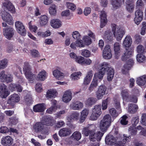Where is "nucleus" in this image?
<instances>
[{
  "instance_id": "774afa93",
  "label": "nucleus",
  "mask_w": 146,
  "mask_h": 146,
  "mask_svg": "<svg viewBox=\"0 0 146 146\" xmlns=\"http://www.w3.org/2000/svg\"><path fill=\"white\" fill-rule=\"evenodd\" d=\"M66 4L68 8L72 10H75L76 8L75 5L72 3L67 2Z\"/></svg>"
},
{
  "instance_id": "20e7f679",
  "label": "nucleus",
  "mask_w": 146,
  "mask_h": 146,
  "mask_svg": "<svg viewBox=\"0 0 146 146\" xmlns=\"http://www.w3.org/2000/svg\"><path fill=\"white\" fill-rule=\"evenodd\" d=\"M111 27L114 36L117 41H120L125 33V31L122 29L120 27L114 24H112Z\"/></svg>"
},
{
  "instance_id": "09e8293b",
  "label": "nucleus",
  "mask_w": 146,
  "mask_h": 146,
  "mask_svg": "<svg viewBox=\"0 0 146 146\" xmlns=\"http://www.w3.org/2000/svg\"><path fill=\"white\" fill-rule=\"evenodd\" d=\"M128 131L131 135L133 136L136 135L137 132V129L135 127L131 126L129 128Z\"/></svg>"
},
{
  "instance_id": "39448f33",
  "label": "nucleus",
  "mask_w": 146,
  "mask_h": 146,
  "mask_svg": "<svg viewBox=\"0 0 146 146\" xmlns=\"http://www.w3.org/2000/svg\"><path fill=\"white\" fill-rule=\"evenodd\" d=\"M111 117L109 114L105 115L100 122V128L103 132H105L110 126L111 123Z\"/></svg>"
},
{
  "instance_id": "6ab92c4d",
  "label": "nucleus",
  "mask_w": 146,
  "mask_h": 146,
  "mask_svg": "<svg viewBox=\"0 0 146 146\" xmlns=\"http://www.w3.org/2000/svg\"><path fill=\"white\" fill-rule=\"evenodd\" d=\"M13 142V139L9 136H3L1 139V144L4 146H9L12 144Z\"/></svg>"
},
{
  "instance_id": "37998d69",
  "label": "nucleus",
  "mask_w": 146,
  "mask_h": 146,
  "mask_svg": "<svg viewBox=\"0 0 146 146\" xmlns=\"http://www.w3.org/2000/svg\"><path fill=\"white\" fill-rule=\"evenodd\" d=\"M82 74V73L80 72H74L71 74L70 77L72 79L74 80H77L80 78Z\"/></svg>"
},
{
  "instance_id": "c85d7f7f",
  "label": "nucleus",
  "mask_w": 146,
  "mask_h": 146,
  "mask_svg": "<svg viewBox=\"0 0 146 146\" xmlns=\"http://www.w3.org/2000/svg\"><path fill=\"white\" fill-rule=\"evenodd\" d=\"M92 72V71L91 70L88 73L84 79L83 84L84 85H86L90 83L93 75Z\"/></svg>"
},
{
  "instance_id": "5fc2aeb1",
  "label": "nucleus",
  "mask_w": 146,
  "mask_h": 146,
  "mask_svg": "<svg viewBox=\"0 0 146 146\" xmlns=\"http://www.w3.org/2000/svg\"><path fill=\"white\" fill-rule=\"evenodd\" d=\"M127 117L126 115H123L121 118L120 123L123 125H126L128 124V121L127 120Z\"/></svg>"
},
{
  "instance_id": "ddd939ff",
  "label": "nucleus",
  "mask_w": 146,
  "mask_h": 146,
  "mask_svg": "<svg viewBox=\"0 0 146 146\" xmlns=\"http://www.w3.org/2000/svg\"><path fill=\"white\" fill-rule=\"evenodd\" d=\"M44 128L41 121L37 122L33 125L32 129L33 131L36 133H38L41 132Z\"/></svg>"
},
{
  "instance_id": "72a5a7b5",
  "label": "nucleus",
  "mask_w": 146,
  "mask_h": 146,
  "mask_svg": "<svg viewBox=\"0 0 146 146\" xmlns=\"http://www.w3.org/2000/svg\"><path fill=\"white\" fill-rule=\"evenodd\" d=\"M128 111L131 113H133L136 112L138 108V106L134 104H130L129 105Z\"/></svg>"
},
{
  "instance_id": "338daca9",
  "label": "nucleus",
  "mask_w": 146,
  "mask_h": 146,
  "mask_svg": "<svg viewBox=\"0 0 146 146\" xmlns=\"http://www.w3.org/2000/svg\"><path fill=\"white\" fill-rule=\"evenodd\" d=\"M108 102V98L102 101V109L103 110H105L107 108Z\"/></svg>"
},
{
  "instance_id": "6e6d98bb",
  "label": "nucleus",
  "mask_w": 146,
  "mask_h": 146,
  "mask_svg": "<svg viewBox=\"0 0 146 146\" xmlns=\"http://www.w3.org/2000/svg\"><path fill=\"white\" fill-rule=\"evenodd\" d=\"M139 122V117L138 116L133 117L131 120V123L133 127H135Z\"/></svg>"
},
{
  "instance_id": "7ed1b4c3",
  "label": "nucleus",
  "mask_w": 146,
  "mask_h": 146,
  "mask_svg": "<svg viewBox=\"0 0 146 146\" xmlns=\"http://www.w3.org/2000/svg\"><path fill=\"white\" fill-rule=\"evenodd\" d=\"M82 134L86 136L89 135V138L91 141L94 142L97 141L98 142L101 140L104 133L100 131L95 133L94 130H90L88 127H85L82 131Z\"/></svg>"
},
{
  "instance_id": "69168bd1",
  "label": "nucleus",
  "mask_w": 146,
  "mask_h": 146,
  "mask_svg": "<svg viewBox=\"0 0 146 146\" xmlns=\"http://www.w3.org/2000/svg\"><path fill=\"white\" fill-rule=\"evenodd\" d=\"M9 132V129L6 127L1 126L0 128V133H5Z\"/></svg>"
},
{
  "instance_id": "f8f14e48",
  "label": "nucleus",
  "mask_w": 146,
  "mask_h": 146,
  "mask_svg": "<svg viewBox=\"0 0 146 146\" xmlns=\"http://www.w3.org/2000/svg\"><path fill=\"white\" fill-rule=\"evenodd\" d=\"M15 26L18 33L22 35L25 36L26 34V31L24 26L21 22L19 21L16 22Z\"/></svg>"
},
{
  "instance_id": "393cba45",
  "label": "nucleus",
  "mask_w": 146,
  "mask_h": 146,
  "mask_svg": "<svg viewBox=\"0 0 146 146\" xmlns=\"http://www.w3.org/2000/svg\"><path fill=\"white\" fill-rule=\"evenodd\" d=\"M127 135H123V138L122 141H119L116 144V146H125V144L129 142L130 140V136H127Z\"/></svg>"
},
{
  "instance_id": "f03ea898",
  "label": "nucleus",
  "mask_w": 146,
  "mask_h": 146,
  "mask_svg": "<svg viewBox=\"0 0 146 146\" xmlns=\"http://www.w3.org/2000/svg\"><path fill=\"white\" fill-rule=\"evenodd\" d=\"M3 6L4 7L5 11L2 12L1 16L3 20L7 22L9 24L11 25L13 23V19L12 16L5 11H10L12 13L15 12V8L10 1L9 0H4L3 3Z\"/></svg>"
},
{
  "instance_id": "bf43d9fd",
  "label": "nucleus",
  "mask_w": 146,
  "mask_h": 146,
  "mask_svg": "<svg viewBox=\"0 0 146 146\" xmlns=\"http://www.w3.org/2000/svg\"><path fill=\"white\" fill-rule=\"evenodd\" d=\"M126 8L128 12L131 13L134 10V5L133 4L126 5Z\"/></svg>"
},
{
  "instance_id": "c756f323",
  "label": "nucleus",
  "mask_w": 146,
  "mask_h": 146,
  "mask_svg": "<svg viewBox=\"0 0 146 146\" xmlns=\"http://www.w3.org/2000/svg\"><path fill=\"white\" fill-rule=\"evenodd\" d=\"M51 26L54 28H58L61 25L60 21L58 19H52L50 21Z\"/></svg>"
},
{
  "instance_id": "4d7b16f0",
  "label": "nucleus",
  "mask_w": 146,
  "mask_h": 146,
  "mask_svg": "<svg viewBox=\"0 0 146 146\" xmlns=\"http://www.w3.org/2000/svg\"><path fill=\"white\" fill-rule=\"evenodd\" d=\"M129 90L127 89L122 90L121 92L122 97L123 100H124L129 95Z\"/></svg>"
},
{
  "instance_id": "423d86ee",
  "label": "nucleus",
  "mask_w": 146,
  "mask_h": 146,
  "mask_svg": "<svg viewBox=\"0 0 146 146\" xmlns=\"http://www.w3.org/2000/svg\"><path fill=\"white\" fill-rule=\"evenodd\" d=\"M31 68L29 62H25L24 63L23 71L27 78L29 81H33L34 74L31 71Z\"/></svg>"
},
{
  "instance_id": "ea45409f",
  "label": "nucleus",
  "mask_w": 146,
  "mask_h": 146,
  "mask_svg": "<svg viewBox=\"0 0 146 146\" xmlns=\"http://www.w3.org/2000/svg\"><path fill=\"white\" fill-rule=\"evenodd\" d=\"M103 38L105 40L108 42H111L113 40V36L110 33L106 32Z\"/></svg>"
},
{
  "instance_id": "5701e85b",
  "label": "nucleus",
  "mask_w": 146,
  "mask_h": 146,
  "mask_svg": "<svg viewBox=\"0 0 146 146\" xmlns=\"http://www.w3.org/2000/svg\"><path fill=\"white\" fill-rule=\"evenodd\" d=\"M72 35L73 38L76 40L74 42H72L70 46H74V45H78V43L77 42L78 40H81L80 39L81 37V35L79 32L77 31H74L72 33Z\"/></svg>"
},
{
  "instance_id": "f257e3e1",
  "label": "nucleus",
  "mask_w": 146,
  "mask_h": 146,
  "mask_svg": "<svg viewBox=\"0 0 146 146\" xmlns=\"http://www.w3.org/2000/svg\"><path fill=\"white\" fill-rule=\"evenodd\" d=\"M109 64L106 62H104L100 65L99 68V71L96 73L94 75L93 80L98 82V80H101L103 78L105 73L107 72L108 80L110 81L113 79L114 74V69L109 67Z\"/></svg>"
},
{
  "instance_id": "7c9ffc66",
  "label": "nucleus",
  "mask_w": 146,
  "mask_h": 146,
  "mask_svg": "<svg viewBox=\"0 0 146 146\" xmlns=\"http://www.w3.org/2000/svg\"><path fill=\"white\" fill-rule=\"evenodd\" d=\"M49 19L47 16L45 15H41L40 17L39 23L40 25L43 27L46 25Z\"/></svg>"
},
{
  "instance_id": "e2e57ef3",
  "label": "nucleus",
  "mask_w": 146,
  "mask_h": 146,
  "mask_svg": "<svg viewBox=\"0 0 146 146\" xmlns=\"http://www.w3.org/2000/svg\"><path fill=\"white\" fill-rule=\"evenodd\" d=\"M7 63V59H3L0 61V69L4 68L6 66V65Z\"/></svg>"
},
{
  "instance_id": "2f4dec72",
  "label": "nucleus",
  "mask_w": 146,
  "mask_h": 146,
  "mask_svg": "<svg viewBox=\"0 0 146 146\" xmlns=\"http://www.w3.org/2000/svg\"><path fill=\"white\" fill-rule=\"evenodd\" d=\"M136 82L140 86L144 85L146 83V75H144L138 78Z\"/></svg>"
},
{
  "instance_id": "680f3d73",
  "label": "nucleus",
  "mask_w": 146,
  "mask_h": 146,
  "mask_svg": "<svg viewBox=\"0 0 146 146\" xmlns=\"http://www.w3.org/2000/svg\"><path fill=\"white\" fill-rule=\"evenodd\" d=\"M134 63L133 60L132 59H129L127 62L125 64V66H127L130 68L133 65Z\"/></svg>"
},
{
  "instance_id": "49530a36",
  "label": "nucleus",
  "mask_w": 146,
  "mask_h": 146,
  "mask_svg": "<svg viewBox=\"0 0 146 146\" xmlns=\"http://www.w3.org/2000/svg\"><path fill=\"white\" fill-rule=\"evenodd\" d=\"M137 61L139 62H143L146 60V57L143 54H139L137 56Z\"/></svg>"
},
{
  "instance_id": "0eeeda50",
  "label": "nucleus",
  "mask_w": 146,
  "mask_h": 146,
  "mask_svg": "<svg viewBox=\"0 0 146 146\" xmlns=\"http://www.w3.org/2000/svg\"><path fill=\"white\" fill-rule=\"evenodd\" d=\"M102 106L101 105H96L92 109V112L90 116V119L95 120L97 119L102 113Z\"/></svg>"
},
{
  "instance_id": "864d4df0",
  "label": "nucleus",
  "mask_w": 146,
  "mask_h": 146,
  "mask_svg": "<svg viewBox=\"0 0 146 146\" xmlns=\"http://www.w3.org/2000/svg\"><path fill=\"white\" fill-rule=\"evenodd\" d=\"M98 82H96L94 81L93 80V81L91 82V83L89 88V90L90 92L92 91L95 88V87L98 86Z\"/></svg>"
},
{
  "instance_id": "8fccbe9b",
  "label": "nucleus",
  "mask_w": 146,
  "mask_h": 146,
  "mask_svg": "<svg viewBox=\"0 0 146 146\" xmlns=\"http://www.w3.org/2000/svg\"><path fill=\"white\" fill-rule=\"evenodd\" d=\"M137 50L139 54H144L146 52V46H137Z\"/></svg>"
},
{
  "instance_id": "f3484780",
  "label": "nucleus",
  "mask_w": 146,
  "mask_h": 146,
  "mask_svg": "<svg viewBox=\"0 0 146 146\" xmlns=\"http://www.w3.org/2000/svg\"><path fill=\"white\" fill-rule=\"evenodd\" d=\"M0 79L6 81L7 83L10 82L12 81V77L11 75L7 74L4 70L0 73Z\"/></svg>"
},
{
  "instance_id": "79ce46f5",
  "label": "nucleus",
  "mask_w": 146,
  "mask_h": 146,
  "mask_svg": "<svg viewBox=\"0 0 146 146\" xmlns=\"http://www.w3.org/2000/svg\"><path fill=\"white\" fill-rule=\"evenodd\" d=\"M24 99L27 105H30L32 103L33 99L31 95L27 94L24 97Z\"/></svg>"
},
{
  "instance_id": "a19ab883",
  "label": "nucleus",
  "mask_w": 146,
  "mask_h": 146,
  "mask_svg": "<svg viewBox=\"0 0 146 146\" xmlns=\"http://www.w3.org/2000/svg\"><path fill=\"white\" fill-rule=\"evenodd\" d=\"M53 74L54 76L58 79L59 78H63L64 76V74L58 70H55L53 72Z\"/></svg>"
},
{
  "instance_id": "e433bc0d",
  "label": "nucleus",
  "mask_w": 146,
  "mask_h": 146,
  "mask_svg": "<svg viewBox=\"0 0 146 146\" xmlns=\"http://www.w3.org/2000/svg\"><path fill=\"white\" fill-rule=\"evenodd\" d=\"M97 100L96 98L93 97L89 98L86 102V104L88 106H91L96 102Z\"/></svg>"
},
{
  "instance_id": "b1692460",
  "label": "nucleus",
  "mask_w": 146,
  "mask_h": 146,
  "mask_svg": "<svg viewBox=\"0 0 146 146\" xmlns=\"http://www.w3.org/2000/svg\"><path fill=\"white\" fill-rule=\"evenodd\" d=\"M72 98V93L69 90L65 92L63 96L62 100L63 101L67 103L71 100Z\"/></svg>"
},
{
  "instance_id": "a878e982",
  "label": "nucleus",
  "mask_w": 146,
  "mask_h": 146,
  "mask_svg": "<svg viewBox=\"0 0 146 146\" xmlns=\"http://www.w3.org/2000/svg\"><path fill=\"white\" fill-rule=\"evenodd\" d=\"M71 130L68 128H63L59 131L58 134L60 137H66L70 135Z\"/></svg>"
},
{
  "instance_id": "cd10ccee",
  "label": "nucleus",
  "mask_w": 146,
  "mask_h": 146,
  "mask_svg": "<svg viewBox=\"0 0 146 146\" xmlns=\"http://www.w3.org/2000/svg\"><path fill=\"white\" fill-rule=\"evenodd\" d=\"M83 104L80 102L76 101L73 102L70 105L71 108L74 110H79L83 107Z\"/></svg>"
},
{
  "instance_id": "58836bf2",
  "label": "nucleus",
  "mask_w": 146,
  "mask_h": 146,
  "mask_svg": "<svg viewBox=\"0 0 146 146\" xmlns=\"http://www.w3.org/2000/svg\"><path fill=\"white\" fill-rule=\"evenodd\" d=\"M70 137L73 140L78 141L81 139V134L79 132L76 131L72 134Z\"/></svg>"
},
{
  "instance_id": "dca6fc26",
  "label": "nucleus",
  "mask_w": 146,
  "mask_h": 146,
  "mask_svg": "<svg viewBox=\"0 0 146 146\" xmlns=\"http://www.w3.org/2000/svg\"><path fill=\"white\" fill-rule=\"evenodd\" d=\"M106 90L107 88L104 86L102 85L99 86L96 94L98 100L102 98L103 96L105 94Z\"/></svg>"
},
{
  "instance_id": "1a4fd4ad",
  "label": "nucleus",
  "mask_w": 146,
  "mask_h": 146,
  "mask_svg": "<svg viewBox=\"0 0 146 146\" xmlns=\"http://www.w3.org/2000/svg\"><path fill=\"white\" fill-rule=\"evenodd\" d=\"M3 34L7 39L10 40L14 34V30L11 27L8 26L3 29Z\"/></svg>"
},
{
  "instance_id": "0e129e2a",
  "label": "nucleus",
  "mask_w": 146,
  "mask_h": 146,
  "mask_svg": "<svg viewBox=\"0 0 146 146\" xmlns=\"http://www.w3.org/2000/svg\"><path fill=\"white\" fill-rule=\"evenodd\" d=\"M110 113L113 117H116L118 115L115 109L114 108H112L110 110Z\"/></svg>"
},
{
  "instance_id": "4c0bfd02",
  "label": "nucleus",
  "mask_w": 146,
  "mask_h": 146,
  "mask_svg": "<svg viewBox=\"0 0 146 146\" xmlns=\"http://www.w3.org/2000/svg\"><path fill=\"white\" fill-rule=\"evenodd\" d=\"M10 88L12 91H17L19 92H21L23 90L22 88L19 84H11L10 85Z\"/></svg>"
},
{
  "instance_id": "473e14b6",
  "label": "nucleus",
  "mask_w": 146,
  "mask_h": 146,
  "mask_svg": "<svg viewBox=\"0 0 146 146\" xmlns=\"http://www.w3.org/2000/svg\"><path fill=\"white\" fill-rule=\"evenodd\" d=\"M47 73L44 70H43L41 71L38 73L37 77L38 80L41 81H43L45 80L47 77Z\"/></svg>"
},
{
  "instance_id": "4be33fe9",
  "label": "nucleus",
  "mask_w": 146,
  "mask_h": 146,
  "mask_svg": "<svg viewBox=\"0 0 146 146\" xmlns=\"http://www.w3.org/2000/svg\"><path fill=\"white\" fill-rule=\"evenodd\" d=\"M79 113L76 112H72L70 115L67 117V120L69 122H71L74 120H77L78 119Z\"/></svg>"
},
{
  "instance_id": "4468645a",
  "label": "nucleus",
  "mask_w": 146,
  "mask_h": 146,
  "mask_svg": "<svg viewBox=\"0 0 146 146\" xmlns=\"http://www.w3.org/2000/svg\"><path fill=\"white\" fill-rule=\"evenodd\" d=\"M20 100L19 96L16 94L11 95L7 101V103L13 107L15 102H18Z\"/></svg>"
},
{
  "instance_id": "052dcab7",
  "label": "nucleus",
  "mask_w": 146,
  "mask_h": 146,
  "mask_svg": "<svg viewBox=\"0 0 146 146\" xmlns=\"http://www.w3.org/2000/svg\"><path fill=\"white\" fill-rule=\"evenodd\" d=\"M84 58L81 56H78L75 60L76 61L82 65H84Z\"/></svg>"
},
{
  "instance_id": "13d9d810",
  "label": "nucleus",
  "mask_w": 146,
  "mask_h": 146,
  "mask_svg": "<svg viewBox=\"0 0 146 146\" xmlns=\"http://www.w3.org/2000/svg\"><path fill=\"white\" fill-rule=\"evenodd\" d=\"M56 7L55 5H53L50 7L49 12L50 14L54 15L56 14Z\"/></svg>"
},
{
  "instance_id": "412c9836",
  "label": "nucleus",
  "mask_w": 146,
  "mask_h": 146,
  "mask_svg": "<svg viewBox=\"0 0 146 146\" xmlns=\"http://www.w3.org/2000/svg\"><path fill=\"white\" fill-rule=\"evenodd\" d=\"M100 18V27L101 28H102L106 25L107 22L106 13L104 10L102 11L101 12Z\"/></svg>"
},
{
  "instance_id": "a18cd8bd",
  "label": "nucleus",
  "mask_w": 146,
  "mask_h": 146,
  "mask_svg": "<svg viewBox=\"0 0 146 146\" xmlns=\"http://www.w3.org/2000/svg\"><path fill=\"white\" fill-rule=\"evenodd\" d=\"M121 0H112V4L114 9H117L121 6Z\"/></svg>"
},
{
  "instance_id": "9b49d317",
  "label": "nucleus",
  "mask_w": 146,
  "mask_h": 146,
  "mask_svg": "<svg viewBox=\"0 0 146 146\" xmlns=\"http://www.w3.org/2000/svg\"><path fill=\"white\" fill-rule=\"evenodd\" d=\"M41 121L44 126V125L52 126L56 122L52 117L48 116H44L43 117Z\"/></svg>"
},
{
  "instance_id": "2eb2a0df",
  "label": "nucleus",
  "mask_w": 146,
  "mask_h": 146,
  "mask_svg": "<svg viewBox=\"0 0 146 146\" xmlns=\"http://www.w3.org/2000/svg\"><path fill=\"white\" fill-rule=\"evenodd\" d=\"M10 94L5 85H0V97L2 98H6Z\"/></svg>"
},
{
  "instance_id": "f704fd0d",
  "label": "nucleus",
  "mask_w": 146,
  "mask_h": 146,
  "mask_svg": "<svg viewBox=\"0 0 146 146\" xmlns=\"http://www.w3.org/2000/svg\"><path fill=\"white\" fill-rule=\"evenodd\" d=\"M124 100L126 102L136 103L137 100L136 97L132 94H129L127 96Z\"/></svg>"
},
{
  "instance_id": "9d476101",
  "label": "nucleus",
  "mask_w": 146,
  "mask_h": 146,
  "mask_svg": "<svg viewBox=\"0 0 146 146\" xmlns=\"http://www.w3.org/2000/svg\"><path fill=\"white\" fill-rule=\"evenodd\" d=\"M78 46H89L92 43L91 38L88 35H85L82 37V40L77 41Z\"/></svg>"
},
{
  "instance_id": "a211bd4d",
  "label": "nucleus",
  "mask_w": 146,
  "mask_h": 146,
  "mask_svg": "<svg viewBox=\"0 0 146 146\" xmlns=\"http://www.w3.org/2000/svg\"><path fill=\"white\" fill-rule=\"evenodd\" d=\"M104 58L106 59H110L112 57L110 46H105L103 52Z\"/></svg>"
},
{
  "instance_id": "c03bdc74",
  "label": "nucleus",
  "mask_w": 146,
  "mask_h": 146,
  "mask_svg": "<svg viewBox=\"0 0 146 146\" xmlns=\"http://www.w3.org/2000/svg\"><path fill=\"white\" fill-rule=\"evenodd\" d=\"M132 42V38L129 36H127L123 42L124 46H131Z\"/></svg>"
},
{
  "instance_id": "de8ad7c7",
  "label": "nucleus",
  "mask_w": 146,
  "mask_h": 146,
  "mask_svg": "<svg viewBox=\"0 0 146 146\" xmlns=\"http://www.w3.org/2000/svg\"><path fill=\"white\" fill-rule=\"evenodd\" d=\"M114 49L115 52V58L118 59L120 55V46H114Z\"/></svg>"
},
{
  "instance_id": "aec40b11",
  "label": "nucleus",
  "mask_w": 146,
  "mask_h": 146,
  "mask_svg": "<svg viewBox=\"0 0 146 146\" xmlns=\"http://www.w3.org/2000/svg\"><path fill=\"white\" fill-rule=\"evenodd\" d=\"M105 142L107 145H113L116 144V139L111 133H110L106 137Z\"/></svg>"
},
{
  "instance_id": "c9c22d12",
  "label": "nucleus",
  "mask_w": 146,
  "mask_h": 146,
  "mask_svg": "<svg viewBox=\"0 0 146 146\" xmlns=\"http://www.w3.org/2000/svg\"><path fill=\"white\" fill-rule=\"evenodd\" d=\"M57 93V92L54 90H48L47 92L46 97L48 99L55 98L56 96Z\"/></svg>"
},
{
  "instance_id": "bb28decb",
  "label": "nucleus",
  "mask_w": 146,
  "mask_h": 146,
  "mask_svg": "<svg viewBox=\"0 0 146 146\" xmlns=\"http://www.w3.org/2000/svg\"><path fill=\"white\" fill-rule=\"evenodd\" d=\"M44 103L39 104L35 105L33 108V111L36 112H42L45 109Z\"/></svg>"
},
{
  "instance_id": "3c124183",
  "label": "nucleus",
  "mask_w": 146,
  "mask_h": 146,
  "mask_svg": "<svg viewBox=\"0 0 146 146\" xmlns=\"http://www.w3.org/2000/svg\"><path fill=\"white\" fill-rule=\"evenodd\" d=\"M18 119L16 117H12L9 118V123L11 125H16L18 122Z\"/></svg>"
},
{
  "instance_id": "6e6552de",
  "label": "nucleus",
  "mask_w": 146,
  "mask_h": 146,
  "mask_svg": "<svg viewBox=\"0 0 146 146\" xmlns=\"http://www.w3.org/2000/svg\"><path fill=\"white\" fill-rule=\"evenodd\" d=\"M125 49V52L123 55L121 57V60L123 61H126L127 59L130 58L133 52L134 48L132 46H124Z\"/></svg>"
},
{
  "instance_id": "603ef678",
  "label": "nucleus",
  "mask_w": 146,
  "mask_h": 146,
  "mask_svg": "<svg viewBox=\"0 0 146 146\" xmlns=\"http://www.w3.org/2000/svg\"><path fill=\"white\" fill-rule=\"evenodd\" d=\"M31 54L34 58L38 57L40 56L39 52L35 49H33L31 50Z\"/></svg>"
}]
</instances>
